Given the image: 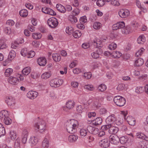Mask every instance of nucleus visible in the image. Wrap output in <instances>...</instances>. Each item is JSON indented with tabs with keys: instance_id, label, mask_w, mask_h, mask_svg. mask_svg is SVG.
I'll return each mask as SVG.
<instances>
[{
	"instance_id": "603ef678",
	"label": "nucleus",
	"mask_w": 148,
	"mask_h": 148,
	"mask_svg": "<svg viewBox=\"0 0 148 148\" xmlns=\"http://www.w3.org/2000/svg\"><path fill=\"white\" fill-rule=\"evenodd\" d=\"M42 37L41 34L39 33H33L32 34V37L35 39H40Z\"/></svg>"
},
{
	"instance_id": "69168bd1",
	"label": "nucleus",
	"mask_w": 148,
	"mask_h": 148,
	"mask_svg": "<svg viewBox=\"0 0 148 148\" xmlns=\"http://www.w3.org/2000/svg\"><path fill=\"white\" fill-rule=\"evenodd\" d=\"M80 12V10L78 8H75L72 12V15L76 16L78 15Z\"/></svg>"
},
{
	"instance_id": "338daca9",
	"label": "nucleus",
	"mask_w": 148,
	"mask_h": 148,
	"mask_svg": "<svg viewBox=\"0 0 148 148\" xmlns=\"http://www.w3.org/2000/svg\"><path fill=\"white\" fill-rule=\"evenodd\" d=\"M79 21L80 23L84 24L87 21L86 17L85 16H82L80 18Z\"/></svg>"
},
{
	"instance_id": "f257e3e1",
	"label": "nucleus",
	"mask_w": 148,
	"mask_h": 148,
	"mask_svg": "<svg viewBox=\"0 0 148 148\" xmlns=\"http://www.w3.org/2000/svg\"><path fill=\"white\" fill-rule=\"evenodd\" d=\"M78 125L77 121L74 119H71L68 121L66 123V130L70 133H73L76 130Z\"/></svg>"
},
{
	"instance_id": "72a5a7b5",
	"label": "nucleus",
	"mask_w": 148,
	"mask_h": 148,
	"mask_svg": "<svg viewBox=\"0 0 148 148\" xmlns=\"http://www.w3.org/2000/svg\"><path fill=\"white\" fill-rule=\"evenodd\" d=\"M102 41L100 39L96 38L93 40V43L97 47H101L102 44Z\"/></svg>"
},
{
	"instance_id": "f03ea898",
	"label": "nucleus",
	"mask_w": 148,
	"mask_h": 148,
	"mask_svg": "<svg viewBox=\"0 0 148 148\" xmlns=\"http://www.w3.org/2000/svg\"><path fill=\"white\" fill-rule=\"evenodd\" d=\"M127 114V110L121 111V114L117 116L116 118L115 123L118 125H120L123 122V117L125 120L126 119V116Z\"/></svg>"
},
{
	"instance_id": "7ed1b4c3",
	"label": "nucleus",
	"mask_w": 148,
	"mask_h": 148,
	"mask_svg": "<svg viewBox=\"0 0 148 148\" xmlns=\"http://www.w3.org/2000/svg\"><path fill=\"white\" fill-rule=\"evenodd\" d=\"M34 127L35 130H38L40 133H42L46 130V125L44 120H41L38 123H35Z\"/></svg>"
},
{
	"instance_id": "4be33fe9",
	"label": "nucleus",
	"mask_w": 148,
	"mask_h": 148,
	"mask_svg": "<svg viewBox=\"0 0 148 148\" xmlns=\"http://www.w3.org/2000/svg\"><path fill=\"white\" fill-rule=\"evenodd\" d=\"M39 65L42 66H45L47 63V60L44 57H41L39 58L37 60Z\"/></svg>"
},
{
	"instance_id": "e2e57ef3",
	"label": "nucleus",
	"mask_w": 148,
	"mask_h": 148,
	"mask_svg": "<svg viewBox=\"0 0 148 148\" xmlns=\"http://www.w3.org/2000/svg\"><path fill=\"white\" fill-rule=\"evenodd\" d=\"M57 92H51L50 95V97L53 99H56L58 97L57 95Z\"/></svg>"
},
{
	"instance_id": "6e6552de",
	"label": "nucleus",
	"mask_w": 148,
	"mask_h": 148,
	"mask_svg": "<svg viewBox=\"0 0 148 148\" xmlns=\"http://www.w3.org/2000/svg\"><path fill=\"white\" fill-rule=\"evenodd\" d=\"M118 14L122 18H125L127 17L130 14V12L127 9H122L119 10Z\"/></svg>"
},
{
	"instance_id": "e433bc0d",
	"label": "nucleus",
	"mask_w": 148,
	"mask_h": 148,
	"mask_svg": "<svg viewBox=\"0 0 148 148\" xmlns=\"http://www.w3.org/2000/svg\"><path fill=\"white\" fill-rule=\"evenodd\" d=\"M112 57L114 58H119L122 55L121 53L119 51H115L112 53Z\"/></svg>"
},
{
	"instance_id": "c03bdc74",
	"label": "nucleus",
	"mask_w": 148,
	"mask_h": 148,
	"mask_svg": "<svg viewBox=\"0 0 148 148\" xmlns=\"http://www.w3.org/2000/svg\"><path fill=\"white\" fill-rule=\"evenodd\" d=\"M51 76V73L50 72H46L43 74L41 76V78L44 79H46L49 78Z\"/></svg>"
},
{
	"instance_id": "c9c22d12",
	"label": "nucleus",
	"mask_w": 148,
	"mask_h": 148,
	"mask_svg": "<svg viewBox=\"0 0 148 148\" xmlns=\"http://www.w3.org/2000/svg\"><path fill=\"white\" fill-rule=\"evenodd\" d=\"M121 131L123 132V134H126L128 135H130L132 138L133 137V135L132 133L128 134L127 132V127L125 125H123L122 126L121 128Z\"/></svg>"
},
{
	"instance_id": "0e129e2a",
	"label": "nucleus",
	"mask_w": 148,
	"mask_h": 148,
	"mask_svg": "<svg viewBox=\"0 0 148 148\" xmlns=\"http://www.w3.org/2000/svg\"><path fill=\"white\" fill-rule=\"evenodd\" d=\"M69 19L72 23H75L77 21L76 17L73 15H71L70 16Z\"/></svg>"
},
{
	"instance_id": "b1692460",
	"label": "nucleus",
	"mask_w": 148,
	"mask_h": 148,
	"mask_svg": "<svg viewBox=\"0 0 148 148\" xmlns=\"http://www.w3.org/2000/svg\"><path fill=\"white\" fill-rule=\"evenodd\" d=\"M8 116H9V113L7 110H3L0 112V119L3 120Z\"/></svg>"
},
{
	"instance_id": "39448f33",
	"label": "nucleus",
	"mask_w": 148,
	"mask_h": 148,
	"mask_svg": "<svg viewBox=\"0 0 148 148\" xmlns=\"http://www.w3.org/2000/svg\"><path fill=\"white\" fill-rule=\"evenodd\" d=\"M16 76L17 77L10 76L8 78L9 82L11 84L15 85L17 84V82L18 81V78H19L21 81H22L24 79L23 76L20 74H17Z\"/></svg>"
},
{
	"instance_id": "7c9ffc66",
	"label": "nucleus",
	"mask_w": 148,
	"mask_h": 148,
	"mask_svg": "<svg viewBox=\"0 0 148 148\" xmlns=\"http://www.w3.org/2000/svg\"><path fill=\"white\" fill-rule=\"evenodd\" d=\"M77 139V136L74 134L71 135H69L68 137L69 141L71 143L75 142Z\"/></svg>"
},
{
	"instance_id": "13d9d810",
	"label": "nucleus",
	"mask_w": 148,
	"mask_h": 148,
	"mask_svg": "<svg viewBox=\"0 0 148 148\" xmlns=\"http://www.w3.org/2000/svg\"><path fill=\"white\" fill-rule=\"evenodd\" d=\"M117 47V45L114 42H112L109 44L108 46L109 49L110 50H114Z\"/></svg>"
},
{
	"instance_id": "c85d7f7f",
	"label": "nucleus",
	"mask_w": 148,
	"mask_h": 148,
	"mask_svg": "<svg viewBox=\"0 0 148 148\" xmlns=\"http://www.w3.org/2000/svg\"><path fill=\"white\" fill-rule=\"evenodd\" d=\"M20 40L21 42L19 41V40L18 41H15L14 43L12 44L11 47L13 49H15L18 47L19 43H22L24 42V40L22 38L20 39Z\"/></svg>"
},
{
	"instance_id": "a878e982",
	"label": "nucleus",
	"mask_w": 148,
	"mask_h": 148,
	"mask_svg": "<svg viewBox=\"0 0 148 148\" xmlns=\"http://www.w3.org/2000/svg\"><path fill=\"white\" fill-rule=\"evenodd\" d=\"M119 142L122 144H125L129 142V138L126 136L121 137L119 138Z\"/></svg>"
},
{
	"instance_id": "8fccbe9b",
	"label": "nucleus",
	"mask_w": 148,
	"mask_h": 148,
	"mask_svg": "<svg viewBox=\"0 0 148 148\" xmlns=\"http://www.w3.org/2000/svg\"><path fill=\"white\" fill-rule=\"evenodd\" d=\"M35 54V53L33 51H28L26 57L28 58H32L33 57Z\"/></svg>"
},
{
	"instance_id": "423d86ee",
	"label": "nucleus",
	"mask_w": 148,
	"mask_h": 148,
	"mask_svg": "<svg viewBox=\"0 0 148 148\" xmlns=\"http://www.w3.org/2000/svg\"><path fill=\"white\" fill-rule=\"evenodd\" d=\"M63 82L62 79L55 78L50 81V85L52 87H57L62 85Z\"/></svg>"
},
{
	"instance_id": "f704fd0d",
	"label": "nucleus",
	"mask_w": 148,
	"mask_h": 148,
	"mask_svg": "<svg viewBox=\"0 0 148 148\" xmlns=\"http://www.w3.org/2000/svg\"><path fill=\"white\" fill-rule=\"evenodd\" d=\"M52 56L53 59L55 61L58 62L60 60L61 57L59 54L57 53H53Z\"/></svg>"
},
{
	"instance_id": "09e8293b",
	"label": "nucleus",
	"mask_w": 148,
	"mask_h": 148,
	"mask_svg": "<svg viewBox=\"0 0 148 148\" xmlns=\"http://www.w3.org/2000/svg\"><path fill=\"white\" fill-rule=\"evenodd\" d=\"M13 72V69L11 68H8L5 70V75L6 77H9Z\"/></svg>"
},
{
	"instance_id": "4d7b16f0",
	"label": "nucleus",
	"mask_w": 148,
	"mask_h": 148,
	"mask_svg": "<svg viewBox=\"0 0 148 148\" xmlns=\"http://www.w3.org/2000/svg\"><path fill=\"white\" fill-rule=\"evenodd\" d=\"M16 56V53L14 50H11L8 56L10 60L13 59Z\"/></svg>"
},
{
	"instance_id": "4468645a",
	"label": "nucleus",
	"mask_w": 148,
	"mask_h": 148,
	"mask_svg": "<svg viewBox=\"0 0 148 148\" xmlns=\"http://www.w3.org/2000/svg\"><path fill=\"white\" fill-rule=\"evenodd\" d=\"M102 52L101 50L98 49L96 51L92 52L91 54V56L93 58L97 59L99 58V55Z\"/></svg>"
},
{
	"instance_id": "6ab92c4d",
	"label": "nucleus",
	"mask_w": 148,
	"mask_h": 148,
	"mask_svg": "<svg viewBox=\"0 0 148 148\" xmlns=\"http://www.w3.org/2000/svg\"><path fill=\"white\" fill-rule=\"evenodd\" d=\"M38 141L37 137L32 136L29 139V142L32 146H34L36 145Z\"/></svg>"
},
{
	"instance_id": "de8ad7c7",
	"label": "nucleus",
	"mask_w": 148,
	"mask_h": 148,
	"mask_svg": "<svg viewBox=\"0 0 148 148\" xmlns=\"http://www.w3.org/2000/svg\"><path fill=\"white\" fill-rule=\"evenodd\" d=\"M107 88L106 86L104 84H100L98 87V89L99 91L103 92Z\"/></svg>"
},
{
	"instance_id": "5701e85b",
	"label": "nucleus",
	"mask_w": 148,
	"mask_h": 148,
	"mask_svg": "<svg viewBox=\"0 0 148 148\" xmlns=\"http://www.w3.org/2000/svg\"><path fill=\"white\" fill-rule=\"evenodd\" d=\"M136 136L137 138L144 140L147 141H148V137L142 133L140 132L137 133L136 134Z\"/></svg>"
},
{
	"instance_id": "2eb2a0df",
	"label": "nucleus",
	"mask_w": 148,
	"mask_h": 148,
	"mask_svg": "<svg viewBox=\"0 0 148 148\" xmlns=\"http://www.w3.org/2000/svg\"><path fill=\"white\" fill-rule=\"evenodd\" d=\"M116 118L114 115L113 114L109 116L106 119V122L107 124L112 125L113 122H115Z\"/></svg>"
},
{
	"instance_id": "bb28decb",
	"label": "nucleus",
	"mask_w": 148,
	"mask_h": 148,
	"mask_svg": "<svg viewBox=\"0 0 148 148\" xmlns=\"http://www.w3.org/2000/svg\"><path fill=\"white\" fill-rule=\"evenodd\" d=\"M139 147L140 148H148V143L145 140H142L138 142Z\"/></svg>"
},
{
	"instance_id": "ddd939ff",
	"label": "nucleus",
	"mask_w": 148,
	"mask_h": 148,
	"mask_svg": "<svg viewBox=\"0 0 148 148\" xmlns=\"http://www.w3.org/2000/svg\"><path fill=\"white\" fill-rule=\"evenodd\" d=\"M74 105L75 103L73 101L69 100L66 103V107L63 106L62 107V109L64 110H66V108L69 109H71L74 107Z\"/></svg>"
},
{
	"instance_id": "680f3d73",
	"label": "nucleus",
	"mask_w": 148,
	"mask_h": 148,
	"mask_svg": "<svg viewBox=\"0 0 148 148\" xmlns=\"http://www.w3.org/2000/svg\"><path fill=\"white\" fill-rule=\"evenodd\" d=\"M83 76L85 79H89L91 77L92 74L90 72H87L84 73Z\"/></svg>"
},
{
	"instance_id": "774afa93",
	"label": "nucleus",
	"mask_w": 148,
	"mask_h": 148,
	"mask_svg": "<svg viewBox=\"0 0 148 148\" xmlns=\"http://www.w3.org/2000/svg\"><path fill=\"white\" fill-rule=\"evenodd\" d=\"M105 2L104 0H98L96 2V4L97 5L101 7L104 5Z\"/></svg>"
},
{
	"instance_id": "6e6d98bb",
	"label": "nucleus",
	"mask_w": 148,
	"mask_h": 148,
	"mask_svg": "<svg viewBox=\"0 0 148 148\" xmlns=\"http://www.w3.org/2000/svg\"><path fill=\"white\" fill-rule=\"evenodd\" d=\"M144 88L143 86H140L136 87L135 92L138 93H141L144 91Z\"/></svg>"
},
{
	"instance_id": "f3484780",
	"label": "nucleus",
	"mask_w": 148,
	"mask_h": 148,
	"mask_svg": "<svg viewBox=\"0 0 148 148\" xmlns=\"http://www.w3.org/2000/svg\"><path fill=\"white\" fill-rule=\"evenodd\" d=\"M5 101L7 104L10 106L14 105L15 103V99L12 97H7Z\"/></svg>"
},
{
	"instance_id": "052dcab7",
	"label": "nucleus",
	"mask_w": 148,
	"mask_h": 148,
	"mask_svg": "<svg viewBox=\"0 0 148 148\" xmlns=\"http://www.w3.org/2000/svg\"><path fill=\"white\" fill-rule=\"evenodd\" d=\"M73 72L74 74H79L82 72V70L79 68H75L73 69Z\"/></svg>"
},
{
	"instance_id": "9b49d317",
	"label": "nucleus",
	"mask_w": 148,
	"mask_h": 148,
	"mask_svg": "<svg viewBox=\"0 0 148 148\" xmlns=\"http://www.w3.org/2000/svg\"><path fill=\"white\" fill-rule=\"evenodd\" d=\"M125 26L124 22L123 21H121L114 24L112 26V28L113 30H115L121 28L123 29Z\"/></svg>"
},
{
	"instance_id": "cd10ccee",
	"label": "nucleus",
	"mask_w": 148,
	"mask_h": 148,
	"mask_svg": "<svg viewBox=\"0 0 148 148\" xmlns=\"http://www.w3.org/2000/svg\"><path fill=\"white\" fill-rule=\"evenodd\" d=\"M144 63V60L141 58L136 59L135 61L134 64L136 66H141Z\"/></svg>"
},
{
	"instance_id": "37998d69",
	"label": "nucleus",
	"mask_w": 148,
	"mask_h": 148,
	"mask_svg": "<svg viewBox=\"0 0 148 148\" xmlns=\"http://www.w3.org/2000/svg\"><path fill=\"white\" fill-rule=\"evenodd\" d=\"M5 131L3 125L0 123V137L4 136L5 134Z\"/></svg>"
},
{
	"instance_id": "3c124183",
	"label": "nucleus",
	"mask_w": 148,
	"mask_h": 148,
	"mask_svg": "<svg viewBox=\"0 0 148 148\" xmlns=\"http://www.w3.org/2000/svg\"><path fill=\"white\" fill-rule=\"evenodd\" d=\"M145 49L143 48H141L136 52V56L137 57L140 56L143 53Z\"/></svg>"
},
{
	"instance_id": "a211bd4d",
	"label": "nucleus",
	"mask_w": 148,
	"mask_h": 148,
	"mask_svg": "<svg viewBox=\"0 0 148 148\" xmlns=\"http://www.w3.org/2000/svg\"><path fill=\"white\" fill-rule=\"evenodd\" d=\"M110 127L108 131L109 132L110 134H115L119 131V129L117 127L113 126L112 125H110Z\"/></svg>"
},
{
	"instance_id": "473e14b6",
	"label": "nucleus",
	"mask_w": 148,
	"mask_h": 148,
	"mask_svg": "<svg viewBox=\"0 0 148 148\" xmlns=\"http://www.w3.org/2000/svg\"><path fill=\"white\" fill-rule=\"evenodd\" d=\"M145 38L144 35H140L137 40V42L138 44H142L144 43L145 41Z\"/></svg>"
},
{
	"instance_id": "864d4df0",
	"label": "nucleus",
	"mask_w": 148,
	"mask_h": 148,
	"mask_svg": "<svg viewBox=\"0 0 148 148\" xmlns=\"http://www.w3.org/2000/svg\"><path fill=\"white\" fill-rule=\"evenodd\" d=\"M10 135L11 139L14 140L16 137V132L14 130H11L10 132Z\"/></svg>"
},
{
	"instance_id": "5fc2aeb1",
	"label": "nucleus",
	"mask_w": 148,
	"mask_h": 148,
	"mask_svg": "<svg viewBox=\"0 0 148 148\" xmlns=\"http://www.w3.org/2000/svg\"><path fill=\"white\" fill-rule=\"evenodd\" d=\"M28 51L27 48H23L21 51V54L23 56L26 57Z\"/></svg>"
},
{
	"instance_id": "393cba45",
	"label": "nucleus",
	"mask_w": 148,
	"mask_h": 148,
	"mask_svg": "<svg viewBox=\"0 0 148 148\" xmlns=\"http://www.w3.org/2000/svg\"><path fill=\"white\" fill-rule=\"evenodd\" d=\"M56 8L57 10L60 12L64 13L66 12V8L61 4H56Z\"/></svg>"
},
{
	"instance_id": "412c9836",
	"label": "nucleus",
	"mask_w": 148,
	"mask_h": 148,
	"mask_svg": "<svg viewBox=\"0 0 148 148\" xmlns=\"http://www.w3.org/2000/svg\"><path fill=\"white\" fill-rule=\"evenodd\" d=\"M88 130L89 133L94 134L98 133L99 131V130L97 128L93 127L90 126H88Z\"/></svg>"
},
{
	"instance_id": "dca6fc26",
	"label": "nucleus",
	"mask_w": 148,
	"mask_h": 148,
	"mask_svg": "<svg viewBox=\"0 0 148 148\" xmlns=\"http://www.w3.org/2000/svg\"><path fill=\"white\" fill-rule=\"evenodd\" d=\"M28 135V132L27 130H24L22 133V142L23 144H25L27 139Z\"/></svg>"
},
{
	"instance_id": "58836bf2",
	"label": "nucleus",
	"mask_w": 148,
	"mask_h": 148,
	"mask_svg": "<svg viewBox=\"0 0 148 148\" xmlns=\"http://www.w3.org/2000/svg\"><path fill=\"white\" fill-rule=\"evenodd\" d=\"M88 131V127L87 129L85 128L81 129L79 132L80 136H85L87 135Z\"/></svg>"
},
{
	"instance_id": "4c0bfd02",
	"label": "nucleus",
	"mask_w": 148,
	"mask_h": 148,
	"mask_svg": "<svg viewBox=\"0 0 148 148\" xmlns=\"http://www.w3.org/2000/svg\"><path fill=\"white\" fill-rule=\"evenodd\" d=\"M102 121L101 118L98 117L93 121L92 123L95 125L100 124L102 122Z\"/></svg>"
},
{
	"instance_id": "a18cd8bd",
	"label": "nucleus",
	"mask_w": 148,
	"mask_h": 148,
	"mask_svg": "<svg viewBox=\"0 0 148 148\" xmlns=\"http://www.w3.org/2000/svg\"><path fill=\"white\" fill-rule=\"evenodd\" d=\"M72 34L73 37L75 38H78L80 37L82 35L81 32L79 31H76L73 32Z\"/></svg>"
},
{
	"instance_id": "20e7f679",
	"label": "nucleus",
	"mask_w": 148,
	"mask_h": 148,
	"mask_svg": "<svg viewBox=\"0 0 148 148\" xmlns=\"http://www.w3.org/2000/svg\"><path fill=\"white\" fill-rule=\"evenodd\" d=\"M114 101L117 106L121 107L124 106L126 103L125 98L120 96H116L114 98Z\"/></svg>"
},
{
	"instance_id": "49530a36",
	"label": "nucleus",
	"mask_w": 148,
	"mask_h": 148,
	"mask_svg": "<svg viewBox=\"0 0 148 148\" xmlns=\"http://www.w3.org/2000/svg\"><path fill=\"white\" fill-rule=\"evenodd\" d=\"M101 25H102L100 23L96 22L93 23V27L95 29H99L101 28Z\"/></svg>"
},
{
	"instance_id": "79ce46f5",
	"label": "nucleus",
	"mask_w": 148,
	"mask_h": 148,
	"mask_svg": "<svg viewBox=\"0 0 148 148\" xmlns=\"http://www.w3.org/2000/svg\"><path fill=\"white\" fill-rule=\"evenodd\" d=\"M19 14L22 17H26L28 14L27 10L25 9L22 10L19 12Z\"/></svg>"
},
{
	"instance_id": "f8f14e48",
	"label": "nucleus",
	"mask_w": 148,
	"mask_h": 148,
	"mask_svg": "<svg viewBox=\"0 0 148 148\" xmlns=\"http://www.w3.org/2000/svg\"><path fill=\"white\" fill-rule=\"evenodd\" d=\"M38 93L36 91L31 90L29 91L27 95V97L30 99H34L37 97Z\"/></svg>"
},
{
	"instance_id": "a19ab883",
	"label": "nucleus",
	"mask_w": 148,
	"mask_h": 148,
	"mask_svg": "<svg viewBox=\"0 0 148 148\" xmlns=\"http://www.w3.org/2000/svg\"><path fill=\"white\" fill-rule=\"evenodd\" d=\"M3 121L4 123L6 125H10L12 123V120L9 116H8L5 119H4Z\"/></svg>"
},
{
	"instance_id": "9d476101",
	"label": "nucleus",
	"mask_w": 148,
	"mask_h": 148,
	"mask_svg": "<svg viewBox=\"0 0 148 148\" xmlns=\"http://www.w3.org/2000/svg\"><path fill=\"white\" fill-rule=\"evenodd\" d=\"M99 145L101 147L107 148L110 146V142L108 138H105L100 141Z\"/></svg>"
},
{
	"instance_id": "bf43d9fd",
	"label": "nucleus",
	"mask_w": 148,
	"mask_h": 148,
	"mask_svg": "<svg viewBox=\"0 0 148 148\" xmlns=\"http://www.w3.org/2000/svg\"><path fill=\"white\" fill-rule=\"evenodd\" d=\"M84 87L85 89L87 90H93L94 89L93 86L92 85H85Z\"/></svg>"
},
{
	"instance_id": "2f4dec72",
	"label": "nucleus",
	"mask_w": 148,
	"mask_h": 148,
	"mask_svg": "<svg viewBox=\"0 0 148 148\" xmlns=\"http://www.w3.org/2000/svg\"><path fill=\"white\" fill-rule=\"evenodd\" d=\"M131 32V29L129 26H126L125 28L121 29L122 33L123 34H127Z\"/></svg>"
},
{
	"instance_id": "aec40b11",
	"label": "nucleus",
	"mask_w": 148,
	"mask_h": 148,
	"mask_svg": "<svg viewBox=\"0 0 148 148\" xmlns=\"http://www.w3.org/2000/svg\"><path fill=\"white\" fill-rule=\"evenodd\" d=\"M126 119L130 125L133 126L135 124V119L132 116H128Z\"/></svg>"
},
{
	"instance_id": "c756f323",
	"label": "nucleus",
	"mask_w": 148,
	"mask_h": 148,
	"mask_svg": "<svg viewBox=\"0 0 148 148\" xmlns=\"http://www.w3.org/2000/svg\"><path fill=\"white\" fill-rule=\"evenodd\" d=\"M31 69L29 67H27L25 68L22 70V72L24 76H26L28 75L31 72Z\"/></svg>"
},
{
	"instance_id": "1a4fd4ad",
	"label": "nucleus",
	"mask_w": 148,
	"mask_h": 148,
	"mask_svg": "<svg viewBox=\"0 0 148 148\" xmlns=\"http://www.w3.org/2000/svg\"><path fill=\"white\" fill-rule=\"evenodd\" d=\"M109 141L111 144L114 145H117L119 143V138L115 135H111L109 137Z\"/></svg>"
},
{
	"instance_id": "0eeeda50",
	"label": "nucleus",
	"mask_w": 148,
	"mask_h": 148,
	"mask_svg": "<svg viewBox=\"0 0 148 148\" xmlns=\"http://www.w3.org/2000/svg\"><path fill=\"white\" fill-rule=\"evenodd\" d=\"M47 23L48 25L52 28L56 27L58 24L57 19L53 17L49 18L47 20Z\"/></svg>"
},
{
	"instance_id": "ea45409f",
	"label": "nucleus",
	"mask_w": 148,
	"mask_h": 148,
	"mask_svg": "<svg viewBox=\"0 0 148 148\" xmlns=\"http://www.w3.org/2000/svg\"><path fill=\"white\" fill-rule=\"evenodd\" d=\"M74 31V29L73 27L71 26L67 27L66 29V33L69 35L72 34Z\"/></svg>"
}]
</instances>
